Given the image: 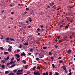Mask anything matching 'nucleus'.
Here are the masks:
<instances>
[{
	"label": "nucleus",
	"instance_id": "nucleus-18",
	"mask_svg": "<svg viewBox=\"0 0 75 75\" xmlns=\"http://www.w3.org/2000/svg\"><path fill=\"white\" fill-rule=\"evenodd\" d=\"M20 51H21L20 50H19V49H18L17 50V52H20Z\"/></svg>",
	"mask_w": 75,
	"mask_h": 75
},
{
	"label": "nucleus",
	"instance_id": "nucleus-8",
	"mask_svg": "<svg viewBox=\"0 0 75 75\" xmlns=\"http://www.w3.org/2000/svg\"><path fill=\"white\" fill-rule=\"evenodd\" d=\"M36 74L38 75H40V72L38 71L36 72Z\"/></svg>",
	"mask_w": 75,
	"mask_h": 75
},
{
	"label": "nucleus",
	"instance_id": "nucleus-6",
	"mask_svg": "<svg viewBox=\"0 0 75 75\" xmlns=\"http://www.w3.org/2000/svg\"><path fill=\"white\" fill-rule=\"evenodd\" d=\"M22 62L24 64H26V63H27L26 61H25V60H23L22 61Z\"/></svg>",
	"mask_w": 75,
	"mask_h": 75
},
{
	"label": "nucleus",
	"instance_id": "nucleus-60",
	"mask_svg": "<svg viewBox=\"0 0 75 75\" xmlns=\"http://www.w3.org/2000/svg\"><path fill=\"white\" fill-rule=\"evenodd\" d=\"M30 22H31L32 21V20L31 19H29Z\"/></svg>",
	"mask_w": 75,
	"mask_h": 75
},
{
	"label": "nucleus",
	"instance_id": "nucleus-5",
	"mask_svg": "<svg viewBox=\"0 0 75 75\" xmlns=\"http://www.w3.org/2000/svg\"><path fill=\"white\" fill-rule=\"evenodd\" d=\"M23 69H21V70L19 69L18 70L17 72H23Z\"/></svg>",
	"mask_w": 75,
	"mask_h": 75
},
{
	"label": "nucleus",
	"instance_id": "nucleus-56",
	"mask_svg": "<svg viewBox=\"0 0 75 75\" xmlns=\"http://www.w3.org/2000/svg\"><path fill=\"white\" fill-rule=\"evenodd\" d=\"M9 6H10L11 7H13V6L12 4H10L9 5Z\"/></svg>",
	"mask_w": 75,
	"mask_h": 75
},
{
	"label": "nucleus",
	"instance_id": "nucleus-63",
	"mask_svg": "<svg viewBox=\"0 0 75 75\" xmlns=\"http://www.w3.org/2000/svg\"><path fill=\"white\" fill-rule=\"evenodd\" d=\"M11 14H14V12H11Z\"/></svg>",
	"mask_w": 75,
	"mask_h": 75
},
{
	"label": "nucleus",
	"instance_id": "nucleus-3",
	"mask_svg": "<svg viewBox=\"0 0 75 75\" xmlns=\"http://www.w3.org/2000/svg\"><path fill=\"white\" fill-rule=\"evenodd\" d=\"M71 50L70 49H69V50H68V51H67V53H68V54H70V53H71Z\"/></svg>",
	"mask_w": 75,
	"mask_h": 75
},
{
	"label": "nucleus",
	"instance_id": "nucleus-54",
	"mask_svg": "<svg viewBox=\"0 0 75 75\" xmlns=\"http://www.w3.org/2000/svg\"><path fill=\"white\" fill-rule=\"evenodd\" d=\"M9 47L10 48V49H11L12 48V46H10Z\"/></svg>",
	"mask_w": 75,
	"mask_h": 75
},
{
	"label": "nucleus",
	"instance_id": "nucleus-52",
	"mask_svg": "<svg viewBox=\"0 0 75 75\" xmlns=\"http://www.w3.org/2000/svg\"><path fill=\"white\" fill-rule=\"evenodd\" d=\"M35 42V40H33L32 42V43H34Z\"/></svg>",
	"mask_w": 75,
	"mask_h": 75
},
{
	"label": "nucleus",
	"instance_id": "nucleus-19",
	"mask_svg": "<svg viewBox=\"0 0 75 75\" xmlns=\"http://www.w3.org/2000/svg\"><path fill=\"white\" fill-rule=\"evenodd\" d=\"M21 15L22 16H25V13H24V14L23 13H22Z\"/></svg>",
	"mask_w": 75,
	"mask_h": 75
},
{
	"label": "nucleus",
	"instance_id": "nucleus-50",
	"mask_svg": "<svg viewBox=\"0 0 75 75\" xmlns=\"http://www.w3.org/2000/svg\"><path fill=\"white\" fill-rule=\"evenodd\" d=\"M63 62V61L62 60L59 62V63H62Z\"/></svg>",
	"mask_w": 75,
	"mask_h": 75
},
{
	"label": "nucleus",
	"instance_id": "nucleus-28",
	"mask_svg": "<svg viewBox=\"0 0 75 75\" xmlns=\"http://www.w3.org/2000/svg\"><path fill=\"white\" fill-rule=\"evenodd\" d=\"M20 59L19 58L17 60V62H18L19 61H20Z\"/></svg>",
	"mask_w": 75,
	"mask_h": 75
},
{
	"label": "nucleus",
	"instance_id": "nucleus-57",
	"mask_svg": "<svg viewBox=\"0 0 75 75\" xmlns=\"http://www.w3.org/2000/svg\"><path fill=\"white\" fill-rule=\"evenodd\" d=\"M15 74L14 73H12V75H14Z\"/></svg>",
	"mask_w": 75,
	"mask_h": 75
},
{
	"label": "nucleus",
	"instance_id": "nucleus-61",
	"mask_svg": "<svg viewBox=\"0 0 75 75\" xmlns=\"http://www.w3.org/2000/svg\"><path fill=\"white\" fill-rule=\"evenodd\" d=\"M8 75H12V73H10V74H8Z\"/></svg>",
	"mask_w": 75,
	"mask_h": 75
},
{
	"label": "nucleus",
	"instance_id": "nucleus-45",
	"mask_svg": "<svg viewBox=\"0 0 75 75\" xmlns=\"http://www.w3.org/2000/svg\"><path fill=\"white\" fill-rule=\"evenodd\" d=\"M65 71V72L67 74V73H68V72L67 71V69H66V70H64Z\"/></svg>",
	"mask_w": 75,
	"mask_h": 75
},
{
	"label": "nucleus",
	"instance_id": "nucleus-51",
	"mask_svg": "<svg viewBox=\"0 0 75 75\" xmlns=\"http://www.w3.org/2000/svg\"><path fill=\"white\" fill-rule=\"evenodd\" d=\"M6 40H7L8 41H9L8 38L6 39Z\"/></svg>",
	"mask_w": 75,
	"mask_h": 75
},
{
	"label": "nucleus",
	"instance_id": "nucleus-62",
	"mask_svg": "<svg viewBox=\"0 0 75 75\" xmlns=\"http://www.w3.org/2000/svg\"><path fill=\"white\" fill-rule=\"evenodd\" d=\"M59 23H60V24L61 23H62H62H62V21L60 22H59Z\"/></svg>",
	"mask_w": 75,
	"mask_h": 75
},
{
	"label": "nucleus",
	"instance_id": "nucleus-29",
	"mask_svg": "<svg viewBox=\"0 0 75 75\" xmlns=\"http://www.w3.org/2000/svg\"><path fill=\"white\" fill-rule=\"evenodd\" d=\"M0 48L1 50H4V48H3V47H1Z\"/></svg>",
	"mask_w": 75,
	"mask_h": 75
},
{
	"label": "nucleus",
	"instance_id": "nucleus-23",
	"mask_svg": "<svg viewBox=\"0 0 75 75\" xmlns=\"http://www.w3.org/2000/svg\"><path fill=\"white\" fill-rule=\"evenodd\" d=\"M27 74H31V72H30V71H27Z\"/></svg>",
	"mask_w": 75,
	"mask_h": 75
},
{
	"label": "nucleus",
	"instance_id": "nucleus-41",
	"mask_svg": "<svg viewBox=\"0 0 75 75\" xmlns=\"http://www.w3.org/2000/svg\"><path fill=\"white\" fill-rule=\"evenodd\" d=\"M33 51V49L32 48L30 49V51Z\"/></svg>",
	"mask_w": 75,
	"mask_h": 75
},
{
	"label": "nucleus",
	"instance_id": "nucleus-37",
	"mask_svg": "<svg viewBox=\"0 0 75 75\" xmlns=\"http://www.w3.org/2000/svg\"><path fill=\"white\" fill-rule=\"evenodd\" d=\"M37 31H40V28H38L37 29Z\"/></svg>",
	"mask_w": 75,
	"mask_h": 75
},
{
	"label": "nucleus",
	"instance_id": "nucleus-59",
	"mask_svg": "<svg viewBox=\"0 0 75 75\" xmlns=\"http://www.w3.org/2000/svg\"><path fill=\"white\" fill-rule=\"evenodd\" d=\"M42 74L43 75H46V74H45V73H43Z\"/></svg>",
	"mask_w": 75,
	"mask_h": 75
},
{
	"label": "nucleus",
	"instance_id": "nucleus-36",
	"mask_svg": "<svg viewBox=\"0 0 75 75\" xmlns=\"http://www.w3.org/2000/svg\"><path fill=\"white\" fill-rule=\"evenodd\" d=\"M58 46H57L56 45H55V48H58Z\"/></svg>",
	"mask_w": 75,
	"mask_h": 75
},
{
	"label": "nucleus",
	"instance_id": "nucleus-33",
	"mask_svg": "<svg viewBox=\"0 0 75 75\" xmlns=\"http://www.w3.org/2000/svg\"><path fill=\"white\" fill-rule=\"evenodd\" d=\"M13 64V61H11L10 62V64Z\"/></svg>",
	"mask_w": 75,
	"mask_h": 75
},
{
	"label": "nucleus",
	"instance_id": "nucleus-43",
	"mask_svg": "<svg viewBox=\"0 0 75 75\" xmlns=\"http://www.w3.org/2000/svg\"><path fill=\"white\" fill-rule=\"evenodd\" d=\"M19 47L20 48H22V46L21 45H20Z\"/></svg>",
	"mask_w": 75,
	"mask_h": 75
},
{
	"label": "nucleus",
	"instance_id": "nucleus-16",
	"mask_svg": "<svg viewBox=\"0 0 75 75\" xmlns=\"http://www.w3.org/2000/svg\"><path fill=\"white\" fill-rule=\"evenodd\" d=\"M36 68H37V67H36L34 66L33 67V70H35V69Z\"/></svg>",
	"mask_w": 75,
	"mask_h": 75
},
{
	"label": "nucleus",
	"instance_id": "nucleus-21",
	"mask_svg": "<svg viewBox=\"0 0 75 75\" xmlns=\"http://www.w3.org/2000/svg\"><path fill=\"white\" fill-rule=\"evenodd\" d=\"M24 45H28V43L27 42H25L24 44Z\"/></svg>",
	"mask_w": 75,
	"mask_h": 75
},
{
	"label": "nucleus",
	"instance_id": "nucleus-39",
	"mask_svg": "<svg viewBox=\"0 0 75 75\" xmlns=\"http://www.w3.org/2000/svg\"><path fill=\"white\" fill-rule=\"evenodd\" d=\"M14 59V57H13L11 59V61H13V60Z\"/></svg>",
	"mask_w": 75,
	"mask_h": 75
},
{
	"label": "nucleus",
	"instance_id": "nucleus-22",
	"mask_svg": "<svg viewBox=\"0 0 75 75\" xmlns=\"http://www.w3.org/2000/svg\"><path fill=\"white\" fill-rule=\"evenodd\" d=\"M46 75H48V71L46 72L45 73Z\"/></svg>",
	"mask_w": 75,
	"mask_h": 75
},
{
	"label": "nucleus",
	"instance_id": "nucleus-31",
	"mask_svg": "<svg viewBox=\"0 0 75 75\" xmlns=\"http://www.w3.org/2000/svg\"><path fill=\"white\" fill-rule=\"evenodd\" d=\"M13 72L15 73H16V72H17V70H16V69L14 70H13Z\"/></svg>",
	"mask_w": 75,
	"mask_h": 75
},
{
	"label": "nucleus",
	"instance_id": "nucleus-64",
	"mask_svg": "<svg viewBox=\"0 0 75 75\" xmlns=\"http://www.w3.org/2000/svg\"><path fill=\"white\" fill-rule=\"evenodd\" d=\"M31 27L29 25V26H28V28H31Z\"/></svg>",
	"mask_w": 75,
	"mask_h": 75
},
{
	"label": "nucleus",
	"instance_id": "nucleus-42",
	"mask_svg": "<svg viewBox=\"0 0 75 75\" xmlns=\"http://www.w3.org/2000/svg\"><path fill=\"white\" fill-rule=\"evenodd\" d=\"M26 10H27V11H28V10H29V8H26Z\"/></svg>",
	"mask_w": 75,
	"mask_h": 75
},
{
	"label": "nucleus",
	"instance_id": "nucleus-46",
	"mask_svg": "<svg viewBox=\"0 0 75 75\" xmlns=\"http://www.w3.org/2000/svg\"><path fill=\"white\" fill-rule=\"evenodd\" d=\"M34 74L35 75H37V73L35 72H34Z\"/></svg>",
	"mask_w": 75,
	"mask_h": 75
},
{
	"label": "nucleus",
	"instance_id": "nucleus-58",
	"mask_svg": "<svg viewBox=\"0 0 75 75\" xmlns=\"http://www.w3.org/2000/svg\"><path fill=\"white\" fill-rule=\"evenodd\" d=\"M9 41H11V38H8Z\"/></svg>",
	"mask_w": 75,
	"mask_h": 75
},
{
	"label": "nucleus",
	"instance_id": "nucleus-2",
	"mask_svg": "<svg viewBox=\"0 0 75 75\" xmlns=\"http://www.w3.org/2000/svg\"><path fill=\"white\" fill-rule=\"evenodd\" d=\"M21 56H24V57H25V53L24 52H23V53L21 54Z\"/></svg>",
	"mask_w": 75,
	"mask_h": 75
},
{
	"label": "nucleus",
	"instance_id": "nucleus-32",
	"mask_svg": "<svg viewBox=\"0 0 75 75\" xmlns=\"http://www.w3.org/2000/svg\"><path fill=\"white\" fill-rule=\"evenodd\" d=\"M4 61H5V60H4V59L2 60L1 61V63L3 62H4Z\"/></svg>",
	"mask_w": 75,
	"mask_h": 75
},
{
	"label": "nucleus",
	"instance_id": "nucleus-49",
	"mask_svg": "<svg viewBox=\"0 0 75 75\" xmlns=\"http://www.w3.org/2000/svg\"><path fill=\"white\" fill-rule=\"evenodd\" d=\"M28 54L29 55H31V53H29Z\"/></svg>",
	"mask_w": 75,
	"mask_h": 75
},
{
	"label": "nucleus",
	"instance_id": "nucleus-34",
	"mask_svg": "<svg viewBox=\"0 0 75 75\" xmlns=\"http://www.w3.org/2000/svg\"><path fill=\"white\" fill-rule=\"evenodd\" d=\"M49 55H52V53H51V52H49Z\"/></svg>",
	"mask_w": 75,
	"mask_h": 75
},
{
	"label": "nucleus",
	"instance_id": "nucleus-15",
	"mask_svg": "<svg viewBox=\"0 0 75 75\" xmlns=\"http://www.w3.org/2000/svg\"><path fill=\"white\" fill-rule=\"evenodd\" d=\"M63 69H64V70H66V69H66V68H65V66H63Z\"/></svg>",
	"mask_w": 75,
	"mask_h": 75
},
{
	"label": "nucleus",
	"instance_id": "nucleus-47",
	"mask_svg": "<svg viewBox=\"0 0 75 75\" xmlns=\"http://www.w3.org/2000/svg\"><path fill=\"white\" fill-rule=\"evenodd\" d=\"M40 14L42 15H43L44 14H43V13L42 12H41L40 13Z\"/></svg>",
	"mask_w": 75,
	"mask_h": 75
},
{
	"label": "nucleus",
	"instance_id": "nucleus-44",
	"mask_svg": "<svg viewBox=\"0 0 75 75\" xmlns=\"http://www.w3.org/2000/svg\"><path fill=\"white\" fill-rule=\"evenodd\" d=\"M61 58H62L61 57H59L58 59H61Z\"/></svg>",
	"mask_w": 75,
	"mask_h": 75
},
{
	"label": "nucleus",
	"instance_id": "nucleus-9",
	"mask_svg": "<svg viewBox=\"0 0 75 75\" xmlns=\"http://www.w3.org/2000/svg\"><path fill=\"white\" fill-rule=\"evenodd\" d=\"M1 68H2L3 69H4L5 68V65H2L1 66Z\"/></svg>",
	"mask_w": 75,
	"mask_h": 75
},
{
	"label": "nucleus",
	"instance_id": "nucleus-20",
	"mask_svg": "<svg viewBox=\"0 0 75 75\" xmlns=\"http://www.w3.org/2000/svg\"><path fill=\"white\" fill-rule=\"evenodd\" d=\"M11 41H13L14 42L15 41V40H14V39L11 38Z\"/></svg>",
	"mask_w": 75,
	"mask_h": 75
},
{
	"label": "nucleus",
	"instance_id": "nucleus-35",
	"mask_svg": "<svg viewBox=\"0 0 75 75\" xmlns=\"http://www.w3.org/2000/svg\"><path fill=\"white\" fill-rule=\"evenodd\" d=\"M36 59L37 60V61H38V60H39V58L38 57H37L36 58Z\"/></svg>",
	"mask_w": 75,
	"mask_h": 75
},
{
	"label": "nucleus",
	"instance_id": "nucleus-7",
	"mask_svg": "<svg viewBox=\"0 0 75 75\" xmlns=\"http://www.w3.org/2000/svg\"><path fill=\"white\" fill-rule=\"evenodd\" d=\"M28 65H26L25 66V69H27L28 68Z\"/></svg>",
	"mask_w": 75,
	"mask_h": 75
},
{
	"label": "nucleus",
	"instance_id": "nucleus-17",
	"mask_svg": "<svg viewBox=\"0 0 75 75\" xmlns=\"http://www.w3.org/2000/svg\"><path fill=\"white\" fill-rule=\"evenodd\" d=\"M55 73H56V74H54L53 75H59V73L58 72H55Z\"/></svg>",
	"mask_w": 75,
	"mask_h": 75
},
{
	"label": "nucleus",
	"instance_id": "nucleus-11",
	"mask_svg": "<svg viewBox=\"0 0 75 75\" xmlns=\"http://www.w3.org/2000/svg\"><path fill=\"white\" fill-rule=\"evenodd\" d=\"M52 66L53 68H55V65L54 64H52Z\"/></svg>",
	"mask_w": 75,
	"mask_h": 75
},
{
	"label": "nucleus",
	"instance_id": "nucleus-24",
	"mask_svg": "<svg viewBox=\"0 0 75 75\" xmlns=\"http://www.w3.org/2000/svg\"><path fill=\"white\" fill-rule=\"evenodd\" d=\"M8 51H9V52H11V50L10 48H8Z\"/></svg>",
	"mask_w": 75,
	"mask_h": 75
},
{
	"label": "nucleus",
	"instance_id": "nucleus-55",
	"mask_svg": "<svg viewBox=\"0 0 75 75\" xmlns=\"http://www.w3.org/2000/svg\"><path fill=\"white\" fill-rule=\"evenodd\" d=\"M28 22H29V21H26V23H28Z\"/></svg>",
	"mask_w": 75,
	"mask_h": 75
},
{
	"label": "nucleus",
	"instance_id": "nucleus-1",
	"mask_svg": "<svg viewBox=\"0 0 75 75\" xmlns=\"http://www.w3.org/2000/svg\"><path fill=\"white\" fill-rule=\"evenodd\" d=\"M15 56H16L17 58H19L20 57V55H19V54H15Z\"/></svg>",
	"mask_w": 75,
	"mask_h": 75
},
{
	"label": "nucleus",
	"instance_id": "nucleus-10",
	"mask_svg": "<svg viewBox=\"0 0 75 75\" xmlns=\"http://www.w3.org/2000/svg\"><path fill=\"white\" fill-rule=\"evenodd\" d=\"M8 52H5L4 53V54H5V55H7V54H8Z\"/></svg>",
	"mask_w": 75,
	"mask_h": 75
},
{
	"label": "nucleus",
	"instance_id": "nucleus-40",
	"mask_svg": "<svg viewBox=\"0 0 75 75\" xmlns=\"http://www.w3.org/2000/svg\"><path fill=\"white\" fill-rule=\"evenodd\" d=\"M10 64V63H8L7 64V66H8V65H9V64Z\"/></svg>",
	"mask_w": 75,
	"mask_h": 75
},
{
	"label": "nucleus",
	"instance_id": "nucleus-38",
	"mask_svg": "<svg viewBox=\"0 0 75 75\" xmlns=\"http://www.w3.org/2000/svg\"><path fill=\"white\" fill-rule=\"evenodd\" d=\"M72 75V72H70L69 73V75Z\"/></svg>",
	"mask_w": 75,
	"mask_h": 75
},
{
	"label": "nucleus",
	"instance_id": "nucleus-26",
	"mask_svg": "<svg viewBox=\"0 0 75 75\" xmlns=\"http://www.w3.org/2000/svg\"><path fill=\"white\" fill-rule=\"evenodd\" d=\"M37 68L38 69H41V68H40L39 66H38Z\"/></svg>",
	"mask_w": 75,
	"mask_h": 75
},
{
	"label": "nucleus",
	"instance_id": "nucleus-53",
	"mask_svg": "<svg viewBox=\"0 0 75 75\" xmlns=\"http://www.w3.org/2000/svg\"><path fill=\"white\" fill-rule=\"evenodd\" d=\"M6 42H9V41L7 40H6Z\"/></svg>",
	"mask_w": 75,
	"mask_h": 75
},
{
	"label": "nucleus",
	"instance_id": "nucleus-48",
	"mask_svg": "<svg viewBox=\"0 0 75 75\" xmlns=\"http://www.w3.org/2000/svg\"><path fill=\"white\" fill-rule=\"evenodd\" d=\"M50 58L51 59H54V57H51Z\"/></svg>",
	"mask_w": 75,
	"mask_h": 75
},
{
	"label": "nucleus",
	"instance_id": "nucleus-25",
	"mask_svg": "<svg viewBox=\"0 0 75 75\" xmlns=\"http://www.w3.org/2000/svg\"><path fill=\"white\" fill-rule=\"evenodd\" d=\"M16 74H17V75H20V72L18 73V72H17L16 73Z\"/></svg>",
	"mask_w": 75,
	"mask_h": 75
},
{
	"label": "nucleus",
	"instance_id": "nucleus-4",
	"mask_svg": "<svg viewBox=\"0 0 75 75\" xmlns=\"http://www.w3.org/2000/svg\"><path fill=\"white\" fill-rule=\"evenodd\" d=\"M16 66V64H13L11 66H10V68H12L13 67H14Z\"/></svg>",
	"mask_w": 75,
	"mask_h": 75
},
{
	"label": "nucleus",
	"instance_id": "nucleus-13",
	"mask_svg": "<svg viewBox=\"0 0 75 75\" xmlns=\"http://www.w3.org/2000/svg\"><path fill=\"white\" fill-rule=\"evenodd\" d=\"M49 4L50 5H53V4H54V5L55 4L54 2H52V3H50Z\"/></svg>",
	"mask_w": 75,
	"mask_h": 75
},
{
	"label": "nucleus",
	"instance_id": "nucleus-27",
	"mask_svg": "<svg viewBox=\"0 0 75 75\" xmlns=\"http://www.w3.org/2000/svg\"><path fill=\"white\" fill-rule=\"evenodd\" d=\"M43 49H47V47H43Z\"/></svg>",
	"mask_w": 75,
	"mask_h": 75
},
{
	"label": "nucleus",
	"instance_id": "nucleus-14",
	"mask_svg": "<svg viewBox=\"0 0 75 75\" xmlns=\"http://www.w3.org/2000/svg\"><path fill=\"white\" fill-rule=\"evenodd\" d=\"M52 75V73L51 71L49 72V75Z\"/></svg>",
	"mask_w": 75,
	"mask_h": 75
},
{
	"label": "nucleus",
	"instance_id": "nucleus-30",
	"mask_svg": "<svg viewBox=\"0 0 75 75\" xmlns=\"http://www.w3.org/2000/svg\"><path fill=\"white\" fill-rule=\"evenodd\" d=\"M7 60H8V59H9V56H7L6 57V58Z\"/></svg>",
	"mask_w": 75,
	"mask_h": 75
},
{
	"label": "nucleus",
	"instance_id": "nucleus-12",
	"mask_svg": "<svg viewBox=\"0 0 75 75\" xmlns=\"http://www.w3.org/2000/svg\"><path fill=\"white\" fill-rule=\"evenodd\" d=\"M8 73H9V71H6L5 72V74H8Z\"/></svg>",
	"mask_w": 75,
	"mask_h": 75
}]
</instances>
